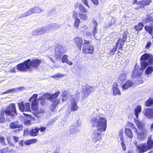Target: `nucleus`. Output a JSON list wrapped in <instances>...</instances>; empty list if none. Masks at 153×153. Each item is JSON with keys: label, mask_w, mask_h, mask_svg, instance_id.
I'll list each match as a JSON object with an SVG mask.
<instances>
[{"label": "nucleus", "mask_w": 153, "mask_h": 153, "mask_svg": "<svg viewBox=\"0 0 153 153\" xmlns=\"http://www.w3.org/2000/svg\"><path fill=\"white\" fill-rule=\"evenodd\" d=\"M4 138L2 136H0V143L2 144L5 145Z\"/></svg>", "instance_id": "54"}, {"label": "nucleus", "mask_w": 153, "mask_h": 153, "mask_svg": "<svg viewBox=\"0 0 153 153\" xmlns=\"http://www.w3.org/2000/svg\"><path fill=\"white\" fill-rule=\"evenodd\" d=\"M71 105L70 107L71 110L72 111H76L78 110V107L75 101L77 99V95H74V97H73L72 96H71Z\"/></svg>", "instance_id": "12"}, {"label": "nucleus", "mask_w": 153, "mask_h": 153, "mask_svg": "<svg viewBox=\"0 0 153 153\" xmlns=\"http://www.w3.org/2000/svg\"><path fill=\"white\" fill-rule=\"evenodd\" d=\"M107 121L106 118L101 115L91 118L90 122L92 126L96 127L97 128L91 135L92 139L94 142H96L101 138L102 132L105 131L106 129Z\"/></svg>", "instance_id": "1"}, {"label": "nucleus", "mask_w": 153, "mask_h": 153, "mask_svg": "<svg viewBox=\"0 0 153 153\" xmlns=\"http://www.w3.org/2000/svg\"><path fill=\"white\" fill-rule=\"evenodd\" d=\"M45 98L43 97H39L38 100L41 101V103L43 105L45 102Z\"/></svg>", "instance_id": "50"}, {"label": "nucleus", "mask_w": 153, "mask_h": 153, "mask_svg": "<svg viewBox=\"0 0 153 153\" xmlns=\"http://www.w3.org/2000/svg\"><path fill=\"white\" fill-rule=\"evenodd\" d=\"M94 90V88L93 86L89 85L83 86L81 90L82 94L83 97L85 98H87L91 93Z\"/></svg>", "instance_id": "6"}, {"label": "nucleus", "mask_w": 153, "mask_h": 153, "mask_svg": "<svg viewBox=\"0 0 153 153\" xmlns=\"http://www.w3.org/2000/svg\"><path fill=\"white\" fill-rule=\"evenodd\" d=\"M84 4L86 7L90 8V6L88 5L87 0H81Z\"/></svg>", "instance_id": "55"}, {"label": "nucleus", "mask_w": 153, "mask_h": 153, "mask_svg": "<svg viewBox=\"0 0 153 153\" xmlns=\"http://www.w3.org/2000/svg\"><path fill=\"white\" fill-rule=\"evenodd\" d=\"M151 0H143L138 2V4L141 5V8H143L145 6L148 5L152 2Z\"/></svg>", "instance_id": "20"}, {"label": "nucleus", "mask_w": 153, "mask_h": 153, "mask_svg": "<svg viewBox=\"0 0 153 153\" xmlns=\"http://www.w3.org/2000/svg\"><path fill=\"white\" fill-rule=\"evenodd\" d=\"M79 9L81 12L84 13H86L88 12V11L86 10V8L81 4H79Z\"/></svg>", "instance_id": "45"}, {"label": "nucleus", "mask_w": 153, "mask_h": 153, "mask_svg": "<svg viewBox=\"0 0 153 153\" xmlns=\"http://www.w3.org/2000/svg\"><path fill=\"white\" fill-rule=\"evenodd\" d=\"M32 34L34 36H40L42 35L41 29H37L33 31Z\"/></svg>", "instance_id": "43"}, {"label": "nucleus", "mask_w": 153, "mask_h": 153, "mask_svg": "<svg viewBox=\"0 0 153 153\" xmlns=\"http://www.w3.org/2000/svg\"><path fill=\"white\" fill-rule=\"evenodd\" d=\"M60 26V25L58 24H55L53 26H51V28H54L55 27L56 28H59Z\"/></svg>", "instance_id": "58"}, {"label": "nucleus", "mask_w": 153, "mask_h": 153, "mask_svg": "<svg viewBox=\"0 0 153 153\" xmlns=\"http://www.w3.org/2000/svg\"><path fill=\"white\" fill-rule=\"evenodd\" d=\"M135 122L138 128L140 130V131H137L135 126L130 121L128 122L126 126L131 127L135 132L137 133V137L139 139L141 140H143L148 134L149 130L146 128V125L144 123H141L139 120H135Z\"/></svg>", "instance_id": "2"}, {"label": "nucleus", "mask_w": 153, "mask_h": 153, "mask_svg": "<svg viewBox=\"0 0 153 153\" xmlns=\"http://www.w3.org/2000/svg\"><path fill=\"white\" fill-rule=\"evenodd\" d=\"M120 140L121 141V145L123 151L126 150V146L124 143V139L123 135H119Z\"/></svg>", "instance_id": "28"}, {"label": "nucleus", "mask_w": 153, "mask_h": 153, "mask_svg": "<svg viewBox=\"0 0 153 153\" xmlns=\"http://www.w3.org/2000/svg\"><path fill=\"white\" fill-rule=\"evenodd\" d=\"M24 124L27 126H30L31 124V122L30 120H27L25 122Z\"/></svg>", "instance_id": "56"}, {"label": "nucleus", "mask_w": 153, "mask_h": 153, "mask_svg": "<svg viewBox=\"0 0 153 153\" xmlns=\"http://www.w3.org/2000/svg\"><path fill=\"white\" fill-rule=\"evenodd\" d=\"M38 102L35 101H32V102L31 107L33 111H36L38 110Z\"/></svg>", "instance_id": "42"}, {"label": "nucleus", "mask_w": 153, "mask_h": 153, "mask_svg": "<svg viewBox=\"0 0 153 153\" xmlns=\"http://www.w3.org/2000/svg\"><path fill=\"white\" fill-rule=\"evenodd\" d=\"M80 122H78L74 126H72L70 128L69 132L71 134H75L80 130Z\"/></svg>", "instance_id": "13"}, {"label": "nucleus", "mask_w": 153, "mask_h": 153, "mask_svg": "<svg viewBox=\"0 0 153 153\" xmlns=\"http://www.w3.org/2000/svg\"><path fill=\"white\" fill-rule=\"evenodd\" d=\"M153 146V141L152 139L151 136H150L148 138L147 145L146 143H143L137 146L139 151L138 153H143L145 152L152 148Z\"/></svg>", "instance_id": "4"}, {"label": "nucleus", "mask_w": 153, "mask_h": 153, "mask_svg": "<svg viewBox=\"0 0 153 153\" xmlns=\"http://www.w3.org/2000/svg\"><path fill=\"white\" fill-rule=\"evenodd\" d=\"M93 4L97 5L99 4V1L98 0H91Z\"/></svg>", "instance_id": "57"}, {"label": "nucleus", "mask_w": 153, "mask_h": 153, "mask_svg": "<svg viewBox=\"0 0 153 153\" xmlns=\"http://www.w3.org/2000/svg\"><path fill=\"white\" fill-rule=\"evenodd\" d=\"M153 97H150L146 102L145 103L146 106H149L153 104Z\"/></svg>", "instance_id": "44"}, {"label": "nucleus", "mask_w": 153, "mask_h": 153, "mask_svg": "<svg viewBox=\"0 0 153 153\" xmlns=\"http://www.w3.org/2000/svg\"><path fill=\"white\" fill-rule=\"evenodd\" d=\"M81 20L79 18L75 19L74 27L76 29H78Z\"/></svg>", "instance_id": "35"}, {"label": "nucleus", "mask_w": 153, "mask_h": 153, "mask_svg": "<svg viewBox=\"0 0 153 153\" xmlns=\"http://www.w3.org/2000/svg\"><path fill=\"white\" fill-rule=\"evenodd\" d=\"M51 94L47 93L44 94L43 97L45 99L47 100H51Z\"/></svg>", "instance_id": "49"}, {"label": "nucleus", "mask_w": 153, "mask_h": 153, "mask_svg": "<svg viewBox=\"0 0 153 153\" xmlns=\"http://www.w3.org/2000/svg\"><path fill=\"white\" fill-rule=\"evenodd\" d=\"M143 114L146 117L149 119H153V108H146L144 110Z\"/></svg>", "instance_id": "14"}, {"label": "nucleus", "mask_w": 153, "mask_h": 153, "mask_svg": "<svg viewBox=\"0 0 153 153\" xmlns=\"http://www.w3.org/2000/svg\"><path fill=\"white\" fill-rule=\"evenodd\" d=\"M143 24L142 23H139L137 25L134 27V28L137 31H139L142 30L143 27Z\"/></svg>", "instance_id": "40"}, {"label": "nucleus", "mask_w": 153, "mask_h": 153, "mask_svg": "<svg viewBox=\"0 0 153 153\" xmlns=\"http://www.w3.org/2000/svg\"><path fill=\"white\" fill-rule=\"evenodd\" d=\"M141 107L140 106H137L134 110V114L137 118H138V115L140 113Z\"/></svg>", "instance_id": "31"}, {"label": "nucleus", "mask_w": 153, "mask_h": 153, "mask_svg": "<svg viewBox=\"0 0 153 153\" xmlns=\"http://www.w3.org/2000/svg\"><path fill=\"white\" fill-rule=\"evenodd\" d=\"M125 132L126 135L129 138H133V134L130 129L127 128H125Z\"/></svg>", "instance_id": "30"}, {"label": "nucleus", "mask_w": 153, "mask_h": 153, "mask_svg": "<svg viewBox=\"0 0 153 153\" xmlns=\"http://www.w3.org/2000/svg\"><path fill=\"white\" fill-rule=\"evenodd\" d=\"M83 52L87 54H92L94 51V47L89 45H85L82 48Z\"/></svg>", "instance_id": "15"}, {"label": "nucleus", "mask_w": 153, "mask_h": 153, "mask_svg": "<svg viewBox=\"0 0 153 153\" xmlns=\"http://www.w3.org/2000/svg\"><path fill=\"white\" fill-rule=\"evenodd\" d=\"M39 133V129L38 128H35L32 129L29 132V134L32 136H36L38 135Z\"/></svg>", "instance_id": "26"}, {"label": "nucleus", "mask_w": 153, "mask_h": 153, "mask_svg": "<svg viewBox=\"0 0 153 153\" xmlns=\"http://www.w3.org/2000/svg\"><path fill=\"white\" fill-rule=\"evenodd\" d=\"M12 137L14 140V141L15 142H17L18 140V138L17 137L13 136Z\"/></svg>", "instance_id": "61"}, {"label": "nucleus", "mask_w": 153, "mask_h": 153, "mask_svg": "<svg viewBox=\"0 0 153 153\" xmlns=\"http://www.w3.org/2000/svg\"><path fill=\"white\" fill-rule=\"evenodd\" d=\"M7 116L10 115L14 116L16 115L15 104L14 103L10 104L7 106L5 110H1L0 111V123H3L4 120V113Z\"/></svg>", "instance_id": "3"}, {"label": "nucleus", "mask_w": 153, "mask_h": 153, "mask_svg": "<svg viewBox=\"0 0 153 153\" xmlns=\"http://www.w3.org/2000/svg\"><path fill=\"white\" fill-rule=\"evenodd\" d=\"M79 17L83 21H86L88 19V15L87 14L82 13H78Z\"/></svg>", "instance_id": "29"}, {"label": "nucleus", "mask_w": 153, "mask_h": 153, "mask_svg": "<svg viewBox=\"0 0 153 153\" xmlns=\"http://www.w3.org/2000/svg\"><path fill=\"white\" fill-rule=\"evenodd\" d=\"M23 143L24 141L23 140H21L19 142V147H16V148L18 149H21V148L23 146Z\"/></svg>", "instance_id": "51"}, {"label": "nucleus", "mask_w": 153, "mask_h": 153, "mask_svg": "<svg viewBox=\"0 0 153 153\" xmlns=\"http://www.w3.org/2000/svg\"><path fill=\"white\" fill-rule=\"evenodd\" d=\"M38 129L39 131L40 130L41 132H43L46 129V128L45 127L43 126L41 127L40 128H38Z\"/></svg>", "instance_id": "59"}, {"label": "nucleus", "mask_w": 153, "mask_h": 153, "mask_svg": "<svg viewBox=\"0 0 153 153\" xmlns=\"http://www.w3.org/2000/svg\"><path fill=\"white\" fill-rule=\"evenodd\" d=\"M112 90L114 95H116L120 94V91L118 88V84L116 82L114 83L113 85Z\"/></svg>", "instance_id": "18"}, {"label": "nucleus", "mask_w": 153, "mask_h": 153, "mask_svg": "<svg viewBox=\"0 0 153 153\" xmlns=\"http://www.w3.org/2000/svg\"><path fill=\"white\" fill-rule=\"evenodd\" d=\"M126 76L125 73H122L120 74L119 77V80L121 82H123L124 80H126Z\"/></svg>", "instance_id": "47"}, {"label": "nucleus", "mask_w": 153, "mask_h": 153, "mask_svg": "<svg viewBox=\"0 0 153 153\" xmlns=\"http://www.w3.org/2000/svg\"><path fill=\"white\" fill-rule=\"evenodd\" d=\"M74 40L76 45L81 49L84 43L82 38L78 37H75L74 39Z\"/></svg>", "instance_id": "17"}, {"label": "nucleus", "mask_w": 153, "mask_h": 153, "mask_svg": "<svg viewBox=\"0 0 153 153\" xmlns=\"http://www.w3.org/2000/svg\"><path fill=\"white\" fill-rule=\"evenodd\" d=\"M29 132L27 129H25L24 131V135H28Z\"/></svg>", "instance_id": "60"}, {"label": "nucleus", "mask_w": 153, "mask_h": 153, "mask_svg": "<svg viewBox=\"0 0 153 153\" xmlns=\"http://www.w3.org/2000/svg\"><path fill=\"white\" fill-rule=\"evenodd\" d=\"M92 23L94 25L93 29V33L94 36V37L95 34L97 32V22L95 20H94L92 21Z\"/></svg>", "instance_id": "33"}, {"label": "nucleus", "mask_w": 153, "mask_h": 153, "mask_svg": "<svg viewBox=\"0 0 153 153\" xmlns=\"http://www.w3.org/2000/svg\"><path fill=\"white\" fill-rule=\"evenodd\" d=\"M144 28L146 31L149 33L150 34L152 35L153 34V27L152 26H145Z\"/></svg>", "instance_id": "38"}, {"label": "nucleus", "mask_w": 153, "mask_h": 153, "mask_svg": "<svg viewBox=\"0 0 153 153\" xmlns=\"http://www.w3.org/2000/svg\"><path fill=\"white\" fill-rule=\"evenodd\" d=\"M62 62L63 63H66L70 66L72 65L73 64V63L71 62L68 60V56L66 55H64L62 56Z\"/></svg>", "instance_id": "21"}, {"label": "nucleus", "mask_w": 153, "mask_h": 153, "mask_svg": "<svg viewBox=\"0 0 153 153\" xmlns=\"http://www.w3.org/2000/svg\"><path fill=\"white\" fill-rule=\"evenodd\" d=\"M9 127L11 129L19 128V131L22 130L23 128V126L22 124H19V122L18 121H16L13 122L11 123L9 125Z\"/></svg>", "instance_id": "16"}, {"label": "nucleus", "mask_w": 153, "mask_h": 153, "mask_svg": "<svg viewBox=\"0 0 153 153\" xmlns=\"http://www.w3.org/2000/svg\"><path fill=\"white\" fill-rule=\"evenodd\" d=\"M133 84L132 82L130 80L127 81L122 86V88L123 90H126L133 85Z\"/></svg>", "instance_id": "23"}, {"label": "nucleus", "mask_w": 153, "mask_h": 153, "mask_svg": "<svg viewBox=\"0 0 153 153\" xmlns=\"http://www.w3.org/2000/svg\"><path fill=\"white\" fill-rule=\"evenodd\" d=\"M141 75V72H140V70L137 69V66L136 65L132 75V77L133 78L137 77L138 76H139Z\"/></svg>", "instance_id": "19"}, {"label": "nucleus", "mask_w": 153, "mask_h": 153, "mask_svg": "<svg viewBox=\"0 0 153 153\" xmlns=\"http://www.w3.org/2000/svg\"><path fill=\"white\" fill-rule=\"evenodd\" d=\"M120 140L121 141V145L123 151L126 150V146L124 143V139L123 135H119Z\"/></svg>", "instance_id": "27"}, {"label": "nucleus", "mask_w": 153, "mask_h": 153, "mask_svg": "<svg viewBox=\"0 0 153 153\" xmlns=\"http://www.w3.org/2000/svg\"><path fill=\"white\" fill-rule=\"evenodd\" d=\"M38 97V94H34L29 99V101L30 102H31V101H36V102H37V97Z\"/></svg>", "instance_id": "48"}, {"label": "nucleus", "mask_w": 153, "mask_h": 153, "mask_svg": "<svg viewBox=\"0 0 153 153\" xmlns=\"http://www.w3.org/2000/svg\"><path fill=\"white\" fill-rule=\"evenodd\" d=\"M123 129H120L119 132V135H123Z\"/></svg>", "instance_id": "62"}, {"label": "nucleus", "mask_w": 153, "mask_h": 153, "mask_svg": "<svg viewBox=\"0 0 153 153\" xmlns=\"http://www.w3.org/2000/svg\"><path fill=\"white\" fill-rule=\"evenodd\" d=\"M151 43L150 42H148L147 43V44L146 46V48H149L151 46Z\"/></svg>", "instance_id": "64"}, {"label": "nucleus", "mask_w": 153, "mask_h": 153, "mask_svg": "<svg viewBox=\"0 0 153 153\" xmlns=\"http://www.w3.org/2000/svg\"><path fill=\"white\" fill-rule=\"evenodd\" d=\"M153 71V67L150 66L148 67L146 69L145 74L147 75L151 74Z\"/></svg>", "instance_id": "37"}, {"label": "nucleus", "mask_w": 153, "mask_h": 153, "mask_svg": "<svg viewBox=\"0 0 153 153\" xmlns=\"http://www.w3.org/2000/svg\"><path fill=\"white\" fill-rule=\"evenodd\" d=\"M60 92L59 91H57L56 93H54L53 94H51V101L52 102L56 99L58 96L60 94Z\"/></svg>", "instance_id": "36"}, {"label": "nucleus", "mask_w": 153, "mask_h": 153, "mask_svg": "<svg viewBox=\"0 0 153 153\" xmlns=\"http://www.w3.org/2000/svg\"><path fill=\"white\" fill-rule=\"evenodd\" d=\"M44 11L43 9L38 7H35L30 8L27 12L24 13L19 17V18H22L29 16L33 13H39Z\"/></svg>", "instance_id": "5"}, {"label": "nucleus", "mask_w": 153, "mask_h": 153, "mask_svg": "<svg viewBox=\"0 0 153 153\" xmlns=\"http://www.w3.org/2000/svg\"><path fill=\"white\" fill-rule=\"evenodd\" d=\"M37 141V140L36 139H30L25 141L24 143L26 145H29L35 143Z\"/></svg>", "instance_id": "41"}, {"label": "nucleus", "mask_w": 153, "mask_h": 153, "mask_svg": "<svg viewBox=\"0 0 153 153\" xmlns=\"http://www.w3.org/2000/svg\"><path fill=\"white\" fill-rule=\"evenodd\" d=\"M15 151L8 147L3 148L0 150V153H14Z\"/></svg>", "instance_id": "22"}, {"label": "nucleus", "mask_w": 153, "mask_h": 153, "mask_svg": "<svg viewBox=\"0 0 153 153\" xmlns=\"http://www.w3.org/2000/svg\"><path fill=\"white\" fill-rule=\"evenodd\" d=\"M53 101V106H56L59 104L60 101V99H55Z\"/></svg>", "instance_id": "52"}, {"label": "nucleus", "mask_w": 153, "mask_h": 153, "mask_svg": "<svg viewBox=\"0 0 153 153\" xmlns=\"http://www.w3.org/2000/svg\"><path fill=\"white\" fill-rule=\"evenodd\" d=\"M140 60L146 61L148 60L149 64L153 65V56L151 53H144L141 56Z\"/></svg>", "instance_id": "11"}, {"label": "nucleus", "mask_w": 153, "mask_h": 153, "mask_svg": "<svg viewBox=\"0 0 153 153\" xmlns=\"http://www.w3.org/2000/svg\"><path fill=\"white\" fill-rule=\"evenodd\" d=\"M72 15L73 17L75 19L78 18H77V13L75 10H73L72 12Z\"/></svg>", "instance_id": "53"}, {"label": "nucleus", "mask_w": 153, "mask_h": 153, "mask_svg": "<svg viewBox=\"0 0 153 153\" xmlns=\"http://www.w3.org/2000/svg\"><path fill=\"white\" fill-rule=\"evenodd\" d=\"M18 105L19 109L22 112L30 111V104L29 103H24L23 101L18 103Z\"/></svg>", "instance_id": "10"}, {"label": "nucleus", "mask_w": 153, "mask_h": 153, "mask_svg": "<svg viewBox=\"0 0 153 153\" xmlns=\"http://www.w3.org/2000/svg\"><path fill=\"white\" fill-rule=\"evenodd\" d=\"M66 50L64 47L60 44L56 45L55 48V54L58 58L61 57V55L65 53Z\"/></svg>", "instance_id": "8"}, {"label": "nucleus", "mask_w": 153, "mask_h": 153, "mask_svg": "<svg viewBox=\"0 0 153 153\" xmlns=\"http://www.w3.org/2000/svg\"><path fill=\"white\" fill-rule=\"evenodd\" d=\"M153 17L149 15H147L146 17L143 19V23H147L153 21Z\"/></svg>", "instance_id": "32"}, {"label": "nucleus", "mask_w": 153, "mask_h": 153, "mask_svg": "<svg viewBox=\"0 0 153 153\" xmlns=\"http://www.w3.org/2000/svg\"><path fill=\"white\" fill-rule=\"evenodd\" d=\"M79 4L78 2H76L75 3L74 5V8L76 9V8L78 7L79 8Z\"/></svg>", "instance_id": "63"}, {"label": "nucleus", "mask_w": 153, "mask_h": 153, "mask_svg": "<svg viewBox=\"0 0 153 153\" xmlns=\"http://www.w3.org/2000/svg\"><path fill=\"white\" fill-rule=\"evenodd\" d=\"M140 62L141 68L140 70H144L147 67L148 65V62L146 61L141 60Z\"/></svg>", "instance_id": "34"}, {"label": "nucleus", "mask_w": 153, "mask_h": 153, "mask_svg": "<svg viewBox=\"0 0 153 153\" xmlns=\"http://www.w3.org/2000/svg\"><path fill=\"white\" fill-rule=\"evenodd\" d=\"M45 113V111L43 109H38L36 112V116L39 117L44 115Z\"/></svg>", "instance_id": "39"}, {"label": "nucleus", "mask_w": 153, "mask_h": 153, "mask_svg": "<svg viewBox=\"0 0 153 153\" xmlns=\"http://www.w3.org/2000/svg\"><path fill=\"white\" fill-rule=\"evenodd\" d=\"M29 60H27L23 63H20L17 65V69L20 71L25 72L30 70L28 66Z\"/></svg>", "instance_id": "7"}, {"label": "nucleus", "mask_w": 153, "mask_h": 153, "mask_svg": "<svg viewBox=\"0 0 153 153\" xmlns=\"http://www.w3.org/2000/svg\"><path fill=\"white\" fill-rule=\"evenodd\" d=\"M62 101L63 102H65L66 101L68 97L70 96V98H71V96H72V95H70L69 93L67 92V91H64L63 92L62 94ZM73 97V95H72Z\"/></svg>", "instance_id": "25"}, {"label": "nucleus", "mask_w": 153, "mask_h": 153, "mask_svg": "<svg viewBox=\"0 0 153 153\" xmlns=\"http://www.w3.org/2000/svg\"><path fill=\"white\" fill-rule=\"evenodd\" d=\"M29 61L28 66L30 70L32 68H37L41 62V60L40 59H35L32 60L28 59Z\"/></svg>", "instance_id": "9"}, {"label": "nucleus", "mask_w": 153, "mask_h": 153, "mask_svg": "<svg viewBox=\"0 0 153 153\" xmlns=\"http://www.w3.org/2000/svg\"><path fill=\"white\" fill-rule=\"evenodd\" d=\"M51 28V26L48 25L43 27L41 29V32L42 34H44L45 33L48 32L50 31Z\"/></svg>", "instance_id": "24"}, {"label": "nucleus", "mask_w": 153, "mask_h": 153, "mask_svg": "<svg viewBox=\"0 0 153 153\" xmlns=\"http://www.w3.org/2000/svg\"><path fill=\"white\" fill-rule=\"evenodd\" d=\"M23 88V87H20L17 88H14L12 89H10L8 91H6L5 92H4L3 93V94H5L10 93H11L15 91H16L17 90H19L21 88Z\"/></svg>", "instance_id": "46"}]
</instances>
